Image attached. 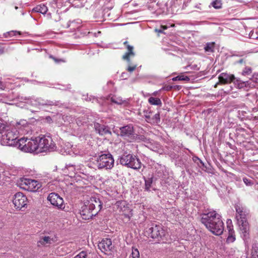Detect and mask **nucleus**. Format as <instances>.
<instances>
[{"mask_svg": "<svg viewBox=\"0 0 258 258\" xmlns=\"http://www.w3.org/2000/svg\"><path fill=\"white\" fill-rule=\"evenodd\" d=\"M30 125L25 119L17 121L13 126L8 125L6 121L3 120L0 122V138L8 141V143L14 141L15 143L19 134L27 135L31 133Z\"/></svg>", "mask_w": 258, "mask_h": 258, "instance_id": "obj_1", "label": "nucleus"}, {"mask_svg": "<svg viewBox=\"0 0 258 258\" xmlns=\"http://www.w3.org/2000/svg\"><path fill=\"white\" fill-rule=\"evenodd\" d=\"M221 218L215 211H212L202 214L201 222L213 234L220 235L224 230V223Z\"/></svg>", "mask_w": 258, "mask_h": 258, "instance_id": "obj_2", "label": "nucleus"}, {"mask_svg": "<svg viewBox=\"0 0 258 258\" xmlns=\"http://www.w3.org/2000/svg\"><path fill=\"white\" fill-rule=\"evenodd\" d=\"M99 199L92 197L82 207L80 214L83 219L89 220L95 216L102 208Z\"/></svg>", "mask_w": 258, "mask_h": 258, "instance_id": "obj_3", "label": "nucleus"}, {"mask_svg": "<svg viewBox=\"0 0 258 258\" xmlns=\"http://www.w3.org/2000/svg\"><path fill=\"white\" fill-rule=\"evenodd\" d=\"M235 208L236 212V218L241 231L242 236L244 240L249 237V225L246 219L247 212L245 207L240 204H236Z\"/></svg>", "mask_w": 258, "mask_h": 258, "instance_id": "obj_4", "label": "nucleus"}, {"mask_svg": "<svg viewBox=\"0 0 258 258\" xmlns=\"http://www.w3.org/2000/svg\"><path fill=\"white\" fill-rule=\"evenodd\" d=\"M18 148L25 152L39 153L38 137L35 139L22 138L17 141Z\"/></svg>", "mask_w": 258, "mask_h": 258, "instance_id": "obj_5", "label": "nucleus"}, {"mask_svg": "<svg viewBox=\"0 0 258 258\" xmlns=\"http://www.w3.org/2000/svg\"><path fill=\"white\" fill-rule=\"evenodd\" d=\"M120 163L125 166L134 169L141 168L142 163L139 158L132 154H124L120 157Z\"/></svg>", "mask_w": 258, "mask_h": 258, "instance_id": "obj_6", "label": "nucleus"}, {"mask_svg": "<svg viewBox=\"0 0 258 258\" xmlns=\"http://www.w3.org/2000/svg\"><path fill=\"white\" fill-rule=\"evenodd\" d=\"M96 161L97 166L99 169H111L114 163L113 157L109 153L99 155L97 157Z\"/></svg>", "mask_w": 258, "mask_h": 258, "instance_id": "obj_7", "label": "nucleus"}, {"mask_svg": "<svg viewBox=\"0 0 258 258\" xmlns=\"http://www.w3.org/2000/svg\"><path fill=\"white\" fill-rule=\"evenodd\" d=\"M39 152H51L55 148V144L51 137L49 136L41 135L38 137Z\"/></svg>", "mask_w": 258, "mask_h": 258, "instance_id": "obj_8", "label": "nucleus"}, {"mask_svg": "<svg viewBox=\"0 0 258 258\" xmlns=\"http://www.w3.org/2000/svg\"><path fill=\"white\" fill-rule=\"evenodd\" d=\"M219 82L221 84H229L232 82L236 85L239 88H242L246 86L247 81L243 82L238 79H235L233 75L222 73L218 77Z\"/></svg>", "mask_w": 258, "mask_h": 258, "instance_id": "obj_9", "label": "nucleus"}, {"mask_svg": "<svg viewBox=\"0 0 258 258\" xmlns=\"http://www.w3.org/2000/svg\"><path fill=\"white\" fill-rule=\"evenodd\" d=\"M148 233L152 238L156 239L159 242H165L164 238L166 236V232L161 225L152 224L148 229Z\"/></svg>", "mask_w": 258, "mask_h": 258, "instance_id": "obj_10", "label": "nucleus"}, {"mask_svg": "<svg viewBox=\"0 0 258 258\" xmlns=\"http://www.w3.org/2000/svg\"><path fill=\"white\" fill-rule=\"evenodd\" d=\"M22 187L29 191H36L41 186L42 183L30 178H22L21 179Z\"/></svg>", "mask_w": 258, "mask_h": 258, "instance_id": "obj_11", "label": "nucleus"}, {"mask_svg": "<svg viewBox=\"0 0 258 258\" xmlns=\"http://www.w3.org/2000/svg\"><path fill=\"white\" fill-rule=\"evenodd\" d=\"M13 202L15 207L20 210L27 205V199L23 194L19 192L14 195Z\"/></svg>", "mask_w": 258, "mask_h": 258, "instance_id": "obj_12", "label": "nucleus"}, {"mask_svg": "<svg viewBox=\"0 0 258 258\" xmlns=\"http://www.w3.org/2000/svg\"><path fill=\"white\" fill-rule=\"evenodd\" d=\"M47 199L52 205L56 207L57 208L62 209L64 208L63 200L57 194L51 192L49 194Z\"/></svg>", "mask_w": 258, "mask_h": 258, "instance_id": "obj_13", "label": "nucleus"}, {"mask_svg": "<svg viewBox=\"0 0 258 258\" xmlns=\"http://www.w3.org/2000/svg\"><path fill=\"white\" fill-rule=\"evenodd\" d=\"M98 248L101 251L106 254H109L113 248L111 239H103L98 244Z\"/></svg>", "mask_w": 258, "mask_h": 258, "instance_id": "obj_14", "label": "nucleus"}, {"mask_svg": "<svg viewBox=\"0 0 258 258\" xmlns=\"http://www.w3.org/2000/svg\"><path fill=\"white\" fill-rule=\"evenodd\" d=\"M123 44L125 45L127 51L122 56V59L130 62V57H134L135 55V53L134 51V46L130 45L127 41H124Z\"/></svg>", "mask_w": 258, "mask_h": 258, "instance_id": "obj_15", "label": "nucleus"}, {"mask_svg": "<svg viewBox=\"0 0 258 258\" xmlns=\"http://www.w3.org/2000/svg\"><path fill=\"white\" fill-rule=\"evenodd\" d=\"M107 99L110 101L112 103L118 105L124 104L126 105L128 103L127 99H122L120 97L116 95H109Z\"/></svg>", "mask_w": 258, "mask_h": 258, "instance_id": "obj_16", "label": "nucleus"}, {"mask_svg": "<svg viewBox=\"0 0 258 258\" xmlns=\"http://www.w3.org/2000/svg\"><path fill=\"white\" fill-rule=\"evenodd\" d=\"M95 129L98 134L101 136L105 135L107 134H111V132L109 131L108 127L97 123L95 125Z\"/></svg>", "mask_w": 258, "mask_h": 258, "instance_id": "obj_17", "label": "nucleus"}, {"mask_svg": "<svg viewBox=\"0 0 258 258\" xmlns=\"http://www.w3.org/2000/svg\"><path fill=\"white\" fill-rule=\"evenodd\" d=\"M121 136L128 137L133 134L134 128L132 124H129L120 128Z\"/></svg>", "mask_w": 258, "mask_h": 258, "instance_id": "obj_18", "label": "nucleus"}, {"mask_svg": "<svg viewBox=\"0 0 258 258\" xmlns=\"http://www.w3.org/2000/svg\"><path fill=\"white\" fill-rule=\"evenodd\" d=\"M53 238L49 236H44L40 238L37 242L38 246H45L47 244H50L53 242Z\"/></svg>", "mask_w": 258, "mask_h": 258, "instance_id": "obj_19", "label": "nucleus"}, {"mask_svg": "<svg viewBox=\"0 0 258 258\" xmlns=\"http://www.w3.org/2000/svg\"><path fill=\"white\" fill-rule=\"evenodd\" d=\"M146 120L151 123H157L160 121V114H154L151 118L150 115H146Z\"/></svg>", "mask_w": 258, "mask_h": 258, "instance_id": "obj_20", "label": "nucleus"}, {"mask_svg": "<svg viewBox=\"0 0 258 258\" xmlns=\"http://www.w3.org/2000/svg\"><path fill=\"white\" fill-rule=\"evenodd\" d=\"M33 10L36 12L45 14L47 12L48 8L44 4H41L35 7Z\"/></svg>", "mask_w": 258, "mask_h": 258, "instance_id": "obj_21", "label": "nucleus"}, {"mask_svg": "<svg viewBox=\"0 0 258 258\" xmlns=\"http://www.w3.org/2000/svg\"><path fill=\"white\" fill-rule=\"evenodd\" d=\"M251 258H258V243L252 244L251 250Z\"/></svg>", "mask_w": 258, "mask_h": 258, "instance_id": "obj_22", "label": "nucleus"}, {"mask_svg": "<svg viewBox=\"0 0 258 258\" xmlns=\"http://www.w3.org/2000/svg\"><path fill=\"white\" fill-rule=\"evenodd\" d=\"M148 102L151 105H161L162 104L161 100L158 98L151 97L148 99Z\"/></svg>", "mask_w": 258, "mask_h": 258, "instance_id": "obj_23", "label": "nucleus"}, {"mask_svg": "<svg viewBox=\"0 0 258 258\" xmlns=\"http://www.w3.org/2000/svg\"><path fill=\"white\" fill-rule=\"evenodd\" d=\"M215 48V43L209 42L207 43L204 48L206 52H213Z\"/></svg>", "mask_w": 258, "mask_h": 258, "instance_id": "obj_24", "label": "nucleus"}, {"mask_svg": "<svg viewBox=\"0 0 258 258\" xmlns=\"http://www.w3.org/2000/svg\"><path fill=\"white\" fill-rule=\"evenodd\" d=\"M153 176H152V177L148 178V179L145 180V190H146L147 191L150 190V189L151 187V185L153 183Z\"/></svg>", "mask_w": 258, "mask_h": 258, "instance_id": "obj_25", "label": "nucleus"}, {"mask_svg": "<svg viewBox=\"0 0 258 258\" xmlns=\"http://www.w3.org/2000/svg\"><path fill=\"white\" fill-rule=\"evenodd\" d=\"M235 240V232L234 231H231L228 233V236L226 239L227 243H232Z\"/></svg>", "mask_w": 258, "mask_h": 258, "instance_id": "obj_26", "label": "nucleus"}, {"mask_svg": "<svg viewBox=\"0 0 258 258\" xmlns=\"http://www.w3.org/2000/svg\"><path fill=\"white\" fill-rule=\"evenodd\" d=\"M190 80L189 78L187 76H184L183 75H178L176 77H174L172 79L173 81H189Z\"/></svg>", "mask_w": 258, "mask_h": 258, "instance_id": "obj_27", "label": "nucleus"}, {"mask_svg": "<svg viewBox=\"0 0 258 258\" xmlns=\"http://www.w3.org/2000/svg\"><path fill=\"white\" fill-rule=\"evenodd\" d=\"M221 0H215L211 3V5L216 9H219L222 8Z\"/></svg>", "mask_w": 258, "mask_h": 258, "instance_id": "obj_28", "label": "nucleus"}, {"mask_svg": "<svg viewBox=\"0 0 258 258\" xmlns=\"http://www.w3.org/2000/svg\"><path fill=\"white\" fill-rule=\"evenodd\" d=\"M21 35V32L20 31H11L10 32H8L4 34V36L6 38L8 37V36L12 37L14 36H16L17 35Z\"/></svg>", "mask_w": 258, "mask_h": 258, "instance_id": "obj_29", "label": "nucleus"}, {"mask_svg": "<svg viewBox=\"0 0 258 258\" xmlns=\"http://www.w3.org/2000/svg\"><path fill=\"white\" fill-rule=\"evenodd\" d=\"M83 99L87 101H92V102L95 101L96 102H98V99L95 98L94 97L92 96L91 95L88 96V94L87 95H83Z\"/></svg>", "mask_w": 258, "mask_h": 258, "instance_id": "obj_30", "label": "nucleus"}, {"mask_svg": "<svg viewBox=\"0 0 258 258\" xmlns=\"http://www.w3.org/2000/svg\"><path fill=\"white\" fill-rule=\"evenodd\" d=\"M130 258H140L139 251L137 248H133Z\"/></svg>", "mask_w": 258, "mask_h": 258, "instance_id": "obj_31", "label": "nucleus"}, {"mask_svg": "<svg viewBox=\"0 0 258 258\" xmlns=\"http://www.w3.org/2000/svg\"><path fill=\"white\" fill-rule=\"evenodd\" d=\"M227 228L228 230V233L231 231H234L233 228L232 222L231 219H228L226 222Z\"/></svg>", "mask_w": 258, "mask_h": 258, "instance_id": "obj_32", "label": "nucleus"}, {"mask_svg": "<svg viewBox=\"0 0 258 258\" xmlns=\"http://www.w3.org/2000/svg\"><path fill=\"white\" fill-rule=\"evenodd\" d=\"M251 69L250 67H245L242 71V74L244 76L249 75L251 73Z\"/></svg>", "mask_w": 258, "mask_h": 258, "instance_id": "obj_33", "label": "nucleus"}, {"mask_svg": "<svg viewBox=\"0 0 258 258\" xmlns=\"http://www.w3.org/2000/svg\"><path fill=\"white\" fill-rule=\"evenodd\" d=\"M243 181L244 182V183L247 186H250L253 184L252 181L251 179L247 178L246 177H244L243 178Z\"/></svg>", "mask_w": 258, "mask_h": 258, "instance_id": "obj_34", "label": "nucleus"}, {"mask_svg": "<svg viewBox=\"0 0 258 258\" xmlns=\"http://www.w3.org/2000/svg\"><path fill=\"white\" fill-rule=\"evenodd\" d=\"M86 256L87 254L86 252L82 251L76 255L74 258H86Z\"/></svg>", "mask_w": 258, "mask_h": 258, "instance_id": "obj_35", "label": "nucleus"}, {"mask_svg": "<svg viewBox=\"0 0 258 258\" xmlns=\"http://www.w3.org/2000/svg\"><path fill=\"white\" fill-rule=\"evenodd\" d=\"M41 121L43 122L51 123L52 121V119L49 116H46L45 118L41 119Z\"/></svg>", "mask_w": 258, "mask_h": 258, "instance_id": "obj_36", "label": "nucleus"}, {"mask_svg": "<svg viewBox=\"0 0 258 258\" xmlns=\"http://www.w3.org/2000/svg\"><path fill=\"white\" fill-rule=\"evenodd\" d=\"M127 62L128 63L129 65H128V67L127 68V70L129 72L131 73V72H133L136 69V68L137 67V65H134L133 66H130L131 61L130 62Z\"/></svg>", "mask_w": 258, "mask_h": 258, "instance_id": "obj_37", "label": "nucleus"}, {"mask_svg": "<svg viewBox=\"0 0 258 258\" xmlns=\"http://www.w3.org/2000/svg\"><path fill=\"white\" fill-rule=\"evenodd\" d=\"M139 139L146 143H148L147 141L149 140L146 138H145L144 136H141L140 137H139Z\"/></svg>", "mask_w": 258, "mask_h": 258, "instance_id": "obj_38", "label": "nucleus"}, {"mask_svg": "<svg viewBox=\"0 0 258 258\" xmlns=\"http://www.w3.org/2000/svg\"><path fill=\"white\" fill-rule=\"evenodd\" d=\"M5 87H6L5 85L3 83V82H2V81H0V89H2V90H4Z\"/></svg>", "mask_w": 258, "mask_h": 258, "instance_id": "obj_39", "label": "nucleus"}, {"mask_svg": "<svg viewBox=\"0 0 258 258\" xmlns=\"http://www.w3.org/2000/svg\"><path fill=\"white\" fill-rule=\"evenodd\" d=\"M4 48H0V54H3V53H4Z\"/></svg>", "mask_w": 258, "mask_h": 258, "instance_id": "obj_40", "label": "nucleus"}, {"mask_svg": "<svg viewBox=\"0 0 258 258\" xmlns=\"http://www.w3.org/2000/svg\"><path fill=\"white\" fill-rule=\"evenodd\" d=\"M156 31L159 32V33H163V30L162 29H156Z\"/></svg>", "mask_w": 258, "mask_h": 258, "instance_id": "obj_41", "label": "nucleus"}, {"mask_svg": "<svg viewBox=\"0 0 258 258\" xmlns=\"http://www.w3.org/2000/svg\"><path fill=\"white\" fill-rule=\"evenodd\" d=\"M238 113H240V111H238ZM241 113H246V111L245 110H242L241 111Z\"/></svg>", "mask_w": 258, "mask_h": 258, "instance_id": "obj_42", "label": "nucleus"}, {"mask_svg": "<svg viewBox=\"0 0 258 258\" xmlns=\"http://www.w3.org/2000/svg\"><path fill=\"white\" fill-rule=\"evenodd\" d=\"M19 8V9H22V8H21V7H17V6H16V7H15V9L16 10H17V9H18Z\"/></svg>", "mask_w": 258, "mask_h": 258, "instance_id": "obj_43", "label": "nucleus"}, {"mask_svg": "<svg viewBox=\"0 0 258 258\" xmlns=\"http://www.w3.org/2000/svg\"><path fill=\"white\" fill-rule=\"evenodd\" d=\"M70 22H69L68 24H67V28H69L70 26V24H69Z\"/></svg>", "mask_w": 258, "mask_h": 258, "instance_id": "obj_44", "label": "nucleus"}, {"mask_svg": "<svg viewBox=\"0 0 258 258\" xmlns=\"http://www.w3.org/2000/svg\"><path fill=\"white\" fill-rule=\"evenodd\" d=\"M21 15H24L25 14V13L23 11H21Z\"/></svg>", "mask_w": 258, "mask_h": 258, "instance_id": "obj_45", "label": "nucleus"}, {"mask_svg": "<svg viewBox=\"0 0 258 258\" xmlns=\"http://www.w3.org/2000/svg\"><path fill=\"white\" fill-rule=\"evenodd\" d=\"M243 60L242 59H240L239 61V63H242Z\"/></svg>", "mask_w": 258, "mask_h": 258, "instance_id": "obj_46", "label": "nucleus"}, {"mask_svg": "<svg viewBox=\"0 0 258 258\" xmlns=\"http://www.w3.org/2000/svg\"><path fill=\"white\" fill-rule=\"evenodd\" d=\"M162 28H163V29H166L167 28V27L166 26H164V27H162Z\"/></svg>", "mask_w": 258, "mask_h": 258, "instance_id": "obj_47", "label": "nucleus"}, {"mask_svg": "<svg viewBox=\"0 0 258 258\" xmlns=\"http://www.w3.org/2000/svg\"><path fill=\"white\" fill-rule=\"evenodd\" d=\"M211 110H212V109H209V113L211 112Z\"/></svg>", "mask_w": 258, "mask_h": 258, "instance_id": "obj_48", "label": "nucleus"}, {"mask_svg": "<svg viewBox=\"0 0 258 258\" xmlns=\"http://www.w3.org/2000/svg\"><path fill=\"white\" fill-rule=\"evenodd\" d=\"M39 103L40 104H42V105H43V104H43V103H41V102H39Z\"/></svg>", "mask_w": 258, "mask_h": 258, "instance_id": "obj_49", "label": "nucleus"}, {"mask_svg": "<svg viewBox=\"0 0 258 258\" xmlns=\"http://www.w3.org/2000/svg\"><path fill=\"white\" fill-rule=\"evenodd\" d=\"M217 84H216L215 85V87H217Z\"/></svg>", "mask_w": 258, "mask_h": 258, "instance_id": "obj_50", "label": "nucleus"}, {"mask_svg": "<svg viewBox=\"0 0 258 258\" xmlns=\"http://www.w3.org/2000/svg\"><path fill=\"white\" fill-rule=\"evenodd\" d=\"M253 111H257V110H253Z\"/></svg>", "mask_w": 258, "mask_h": 258, "instance_id": "obj_51", "label": "nucleus"}]
</instances>
